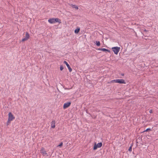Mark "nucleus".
<instances>
[{"label": "nucleus", "mask_w": 158, "mask_h": 158, "mask_svg": "<svg viewBox=\"0 0 158 158\" xmlns=\"http://www.w3.org/2000/svg\"><path fill=\"white\" fill-rule=\"evenodd\" d=\"M48 22L51 24L53 23L56 22H58L59 24L61 23V20L58 18L50 19L48 20Z\"/></svg>", "instance_id": "obj_1"}, {"label": "nucleus", "mask_w": 158, "mask_h": 158, "mask_svg": "<svg viewBox=\"0 0 158 158\" xmlns=\"http://www.w3.org/2000/svg\"><path fill=\"white\" fill-rule=\"evenodd\" d=\"M111 83H117L119 84H126V82L123 79H117L116 80H112L110 81Z\"/></svg>", "instance_id": "obj_2"}, {"label": "nucleus", "mask_w": 158, "mask_h": 158, "mask_svg": "<svg viewBox=\"0 0 158 158\" xmlns=\"http://www.w3.org/2000/svg\"><path fill=\"white\" fill-rule=\"evenodd\" d=\"M120 48L118 47H113L112 48V50L114 52L115 54L117 55L119 52Z\"/></svg>", "instance_id": "obj_3"}, {"label": "nucleus", "mask_w": 158, "mask_h": 158, "mask_svg": "<svg viewBox=\"0 0 158 158\" xmlns=\"http://www.w3.org/2000/svg\"><path fill=\"white\" fill-rule=\"evenodd\" d=\"M102 146V142L98 143L97 144L95 143L93 147V150H96L98 148H101Z\"/></svg>", "instance_id": "obj_4"}, {"label": "nucleus", "mask_w": 158, "mask_h": 158, "mask_svg": "<svg viewBox=\"0 0 158 158\" xmlns=\"http://www.w3.org/2000/svg\"><path fill=\"white\" fill-rule=\"evenodd\" d=\"M8 121H12L15 118V117L11 112H9L8 114Z\"/></svg>", "instance_id": "obj_5"}, {"label": "nucleus", "mask_w": 158, "mask_h": 158, "mask_svg": "<svg viewBox=\"0 0 158 158\" xmlns=\"http://www.w3.org/2000/svg\"><path fill=\"white\" fill-rule=\"evenodd\" d=\"M71 104V102H70L65 103L63 105V109H65L69 107Z\"/></svg>", "instance_id": "obj_6"}, {"label": "nucleus", "mask_w": 158, "mask_h": 158, "mask_svg": "<svg viewBox=\"0 0 158 158\" xmlns=\"http://www.w3.org/2000/svg\"><path fill=\"white\" fill-rule=\"evenodd\" d=\"M30 36L28 32H26V35L25 37L23 38L22 40V42H24L26 40H27L29 38Z\"/></svg>", "instance_id": "obj_7"}, {"label": "nucleus", "mask_w": 158, "mask_h": 158, "mask_svg": "<svg viewBox=\"0 0 158 158\" xmlns=\"http://www.w3.org/2000/svg\"><path fill=\"white\" fill-rule=\"evenodd\" d=\"M63 63L66 65L69 70V72H71L72 71V68L70 67L69 65L68 64L67 62H66V61H64Z\"/></svg>", "instance_id": "obj_8"}, {"label": "nucleus", "mask_w": 158, "mask_h": 158, "mask_svg": "<svg viewBox=\"0 0 158 158\" xmlns=\"http://www.w3.org/2000/svg\"><path fill=\"white\" fill-rule=\"evenodd\" d=\"M98 50H101L103 51L104 52H110V50L108 49H106L105 48H98Z\"/></svg>", "instance_id": "obj_9"}, {"label": "nucleus", "mask_w": 158, "mask_h": 158, "mask_svg": "<svg viewBox=\"0 0 158 158\" xmlns=\"http://www.w3.org/2000/svg\"><path fill=\"white\" fill-rule=\"evenodd\" d=\"M40 151H41V153L44 156H45L47 154L46 151L44 150V149L43 148H42Z\"/></svg>", "instance_id": "obj_10"}, {"label": "nucleus", "mask_w": 158, "mask_h": 158, "mask_svg": "<svg viewBox=\"0 0 158 158\" xmlns=\"http://www.w3.org/2000/svg\"><path fill=\"white\" fill-rule=\"evenodd\" d=\"M55 121H52V122L51 127L52 128H54L55 127Z\"/></svg>", "instance_id": "obj_11"}, {"label": "nucleus", "mask_w": 158, "mask_h": 158, "mask_svg": "<svg viewBox=\"0 0 158 158\" xmlns=\"http://www.w3.org/2000/svg\"><path fill=\"white\" fill-rule=\"evenodd\" d=\"M80 30V28L79 27H77L75 30L74 32L76 34H78Z\"/></svg>", "instance_id": "obj_12"}, {"label": "nucleus", "mask_w": 158, "mask_h": 158, "mask_svg": "<svg viewBox=\"0 0 158 158\" xmlns=\"http://www.w3.org/2000/svg\"><path fill=\"white\" fill-rule=\"evenodd\" d=\"M95 43L96 44V45L98 46H99L100 45V43L99 41H96Z\"/></svg>", "instance_id": "obj_13"}, {"label": "nucleus", "mask_w": 158, "mask_h": 158, "mask_svg": "<svg viewBox=\"0 0 158 158\" xmlns=\"http://www.w3.org/2000/svg\"><path fill=\"white\" fill-rule=\"evenodd\" d=\"M152 131V130L150 128H148L147 129L145 130H144L143 132H148L149 131Z\"/></svg>", "instance_id": "obj_14"}, {"label": "nucleus", "mask_w": 158, "mask_h": 158, "mask_svg": "<svg viewBox=\"0 0 158 158\" xmlns=\"http://www.w3.org/2000/svg\"><path fill=\"white\" fill-rule=\"evenodd\" d=\"M64 66L62 65H61L60 67V69L61 71H62L64 69Z\"/></svg>", "instance_id": "obj_15"}, {"label": "nucleus", "mask_w": 158, "mask_h": 158, "mask_svg": "<svg viewBox=\"0 0 158 158\" xmlns=\"http://www.w3.org/2000/svg\"><path fill=\"white\" fill-rule=\"evenodd\" d=\"M132 145L128 149V151L129 152H131L132 150Z\"/></svg>", "instance_id": "obj_16"}, {"label": "nucleus", "mask_w": 158, "mask_h": 158, "mask_svg": "<svg viewBox=\"0 0 158 158\" xmlns=\"http://www.w3.org/2000/svg\"><path fill=\"white\" fill-rule=\"evenodd\" d=\"M73 7L75 8L76 10H77L78 9V7L76 5H73Z\"/></svg>", "instance_id": "obj_17"}, {"label": "nucleus", "mask_w": 158, "mask_h": 158, "mask_svg": "<svg viewBox=\"0 0 158 158\" xmlns=\"http://www.w3.org/2000/svg\"><path fill=\"white\" fill-rule=\"evenodd\" d=\"M63 145V143L62 142H61L60 143V144L58 145V146L61 147Z\"/></svg>", "instance_id": "obj_18"}, {"label": "nucleus", "mask_w": 158, "mask_h": 158, "mask_svg": "<svg viewBox=\"0 0 158 158\" xmlns=\"http://www.w3.org/2000/svg\"><path fill=\"white\" fill-rule=\"evenodd\" d=\"M149 112L150 113H152V109H151L149 110Z\"/></svg>", "instance_id": "obj_19"}, {"label": "nucleus", "mask_w": 158, "mask_h": 158, "mask_svg": "<svg viewBox=\"0 0 158 158\" xmlns=\"http://www.w3.org/2000/svg\"><path fill=\"white\" fill-rule=\"evenodd\" d=\"M144 31H145V32H147V31H148V30H146V29H144Z\"/></svg>", "instance_id": "obj_20"}, {"label": "nucleus", "mask_w": 158, "mask_h": 158, "mask_svg": "<svg viewBox=\"0 0 158 158\" xmlns=\"http://www.w3.org/2000/svg\"><path fill=\"white\" fill-rule=\"evenodd\" d=\"M10 121H8V120L7 123H10Z\"/></svg>", "instance_id": "obj_21"}, {"label": "nucleus", "mask_w": 158, "mask_h": 158, "mask_svg": "<svg viewBox=\"0 0 158 158\" xmlns=\"http://www.w3.org/2000/svg\"><path fill=\"white\" fill-rule=\"evenodd\" d=\"M121 75H122V76H124V74L123 73V74H122Z\"/></svg>", "instance_id": "obj_22"}, {"label": "nucleus", "mask_w": 158, "mask_h": 158, "mask_svg": "<svg viewBox=\"0 0 158 158\" xmlns=\"http://www.w3.org/2000/svg\"><path fill=\"white\" fill-rule=\"evenodd\" d=\"M137 140H136V144H137V143H138V142H137Z\"/></svg>", "instance_id": "obj_23"}]
</instances>
